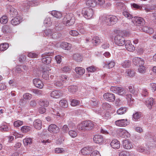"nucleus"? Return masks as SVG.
Wrapping results in <instances>:
<instances>
[{
  "label": "nucleus",
  "mask_w": 156,
  "mask_h": 156,
  "mask_svg": "<svg viewBox=\"0 0 156 156\" xmlns=\"http://www.w3.org/2000/svg\"><path fill=\"white\" fill-rule=\"evenodd\" d=\"M111 18L110 19V23H108V25L111 26L114 24H115L118 20L116 16H110Z\"/></svg>",
  "instance_id": "obj_32"
},
{
  "label": "nucleus",
  "mask_w": 156,
  "mask_h": 156,
  "mask_svg": "<svg viewBox=\"0 0 156 156\" xmlns=\"http://www.w3.org/2000/svg\"><path fill=\"white\" fill-rule=\"evenodd\" d=\"M9 130V128L7 126V124L5 122L0 126V130L2 131H7Z\"/></svg>",
  "instance_id": "obj_39"
},
{
  "label": "nucleus",
  "mask_w": 156,
  "mask_h": 156,
  "mask_svg": "<svg viewBox=\"0 0 156 156\" xmlns=\"http://www.w3.org/2000/svg\"><path fill=\"white\" fill-rule=\"evenodd\" d=\"M114 42L116 45L119 46H122L126 43L124 38L122 36L119 35H117L115 36Z\"/></svg>",
  "instance_id": "obj_7"
},
{
  "label": "nucleus",
  "mask_w": 156,
  "mask_h": 156,
  "mask_svg": "<svg viewBox=\"0 0 156 156\" xmlns=\"http://www.w3.org/2000/svg\"><path fill=\"white\" fill-rule=\"evenodd\" d=\"M71 102V105L73 106H75L77 105H79L80 103V101L75 99H72L70 100Z\"/></svg>",
  "instance_id": "obj_50"
},
{
  "label": "nucleus",
  "mask_w": 156,
  "mask_h": 156,
  "mask_svg": "<svg viewBox=\"0 0 156 156\" xmlns=\"http://www.w3.org/2000/svg\"><path fill=\"white\" fill-rule=\"evenodd\" d=\"M146 138L148 140L149 144L151 147H154L156 145V137L153 136L149 133H147L145 134Z\"/></svg>",
  "instance_id": "obj_5"
},
{
  "label": "nucleus",
  "mask_w": 156,
  "mask_h": 156,
  "mask_svg": "<svg viewBox=\"0 0 156 156\" xmlns=\"http://www.w3.org/2000/svg\"><path fill=\"white\" fill-rule=\"evenodd\" d=\"M82 56L79 53H75L73 55V59L76 62H80L82 60Z\"/></svg>",
  "instance_id": "obj_23"
},
{
  "label": "nucleus",
  "mask_w": 156,
  "mask_h": 156,
  "mask_svg": "<svg viewBox=\"0 0 156 156\" xmlns=\"http://www.w3.org/2000/svg\"><path fill=\"white\" fill-rule=\"evenodd\" d=\"M135 72L133 69H128L126 70V74L130 77H132L135 76Z\"/></svg>",
  "instance_id": "obj_34"
},
{
  "label": "nucleus",
  "mask_w": 156,
  "mask_h": 156,
  "mask_svg": "<svg viewBox=\"0 0 156 156\" xmlns=\"http://www.w3.org/2000/svg\"><path fill=\"white\" fill-rule=\"evenodd\" d=\"M53 54L52 53H48L44 54L42 55V62L44 64H48L50 63L51 58L49 56H51Z\"/></svg>",
  "instance_id": "obj_8"
},
{
  "label": "nucleus",
  "mask_w": 156,
  "mask_h": 156,
  "mask_svg": "<svg viewBox=\"0 0 156 156\" xmlns=\"http://www.w3.org/2000/svg\"><path fill=\"white\" fill-rule=\"evenodd\" d=\"M94 142L97 144H100L103 141V137L100 135H95L93 138Z\"/></svg>",
  "instance_id": "obj_25"
},
{
  "label": "nucleus",
  "mask_w": 156,
  "mask_h": 156,
  "mask_svg": "<svg viewBox=\"0 0 156 156\" xmlns=\"http://www.w3.org/2000/svg\"><path fill=\"white\" fill-rule=\"evenodd\" d=\"M119 156H129V153L126 151H121L119 152Z\"/></svg>",
  "instance_id": "obj_61"
},
{
  "label": "nucleus",
  "mask_w": 156,
  "mask_h": 156,
  "mask_svg": "<svg viewBox=\"0 0 156 156\" xmlns=\"http://www.w3.org/2000/svg\"><path fill=\"white\" fill-rule=\"evenodd\" d=\"M131 7H133L136 9H139L141 10V9H143V8H144L145 9V7H146V5H139L137 4L133 3L131 4Z\"/></svg>",
  "instance_id": "obj_44"
},
{
  "label": "nucleus",
  "mask_w": 156,
  "mask_h": 156,
  "mask_svg": "<svg viewBox=\"0 0 156 156\" xmlns=\"http://www.w3.org/2000/svg\"><path fill=\"white\" fill-rule=\"evenodd\" d=\"M27 1L29 3L27 2L23 5L24 10L30 9V7L35 6L38 5V2H36L37 0H27Z\"/></svg>",
  "instance_id": "obj_10"
},
{
  "label": "nucleus",
  "mask_w": 156,
  "mask_h": 156,
  "mask_svg": "<svg viewBox=\"0 0 156 156\" xmlns=\"http://www.w3.org/2000/svg\"><path fill=\"white\" fill-rule=\"evenodd\" d=\"M60 80H55L54 82V84L57 87H61L65 85V83L69 80V78L65 75H62L59 77Z\"/></svg>",
  "instance_id": "obj_3"
},
{
  "label": "nucleus",
  "mask_w": 156,
  "mask_h": 156,
  "mask_svg": "<svg viewBox=\"0 0 156 156\" xmlns=\"http://www.w3.org/2000/svg\"><path fill=\"white\" fill-rule=\"evenodd\" d=\"M62 34H61L59 33L58 32H56L55 30H53L50 38L56 39L60 38Z\"/></svg>",
  "instance_id": "obj_26"
},
{
  "label": "nucleus",
  "mask_w": 156,
  "mask_h": 156,
  "mask_svg": "<svg viewBox=\"0 0 156 156\" xmlns=\"http://www.w3.org/2000/svg\"><path fill=\"white\" fill-rule=\"evenodd\" d=\"M23 97V99L26 100H30L32 98V95L29 93H26L24 94Z\"/></svg>",
  "instance_id": "obj_58"
},
{
  "label": "nucleus",
  "mask_w": 156,
  "mask_h": 156,
  "mask_svg": "<svg viewBox=\"0 0 156 156\" xmlns=\"http://www.w3.org/2000/svg\"><path fill=\"white\" fill-rule=\"evenodd\" d=\"M92 42L95 45H97L101 43V40L99 37L97 36L94 37L92 39Z\"/></svg>",
  "instance_id": "obj_37"
},
{
  "label": "nucleus",
  "mask_w": 156,
  "mask_h": 156,
  "mask_svg": "<svg viewBox=\"0 0 156 156\" xmlns=\"http://www.w3.org/2000/svg\"><path fill=\"white\" fill-rule=\"evenodd\" d=\"M23 142L25 146H29L32 144V139L30 138H25L23 140Z\"/></svg>",
  "instance_id": "obj_41"
},
{
  "label": "nucleus",
  "mask_w": 156,
  "mask_h": 156,
  "mask_svg": "<svg viewBox=\"0 0 156 156\" xmlns=\"http://www.w3.org/2000/svg\"><path fill=\"white\" fill-rule=\"evenodd\" d=\"M153 102V99L151 98H147L146 101V105L149 109H151L152 108Z\"/></svg>",
  "instance_id": "obj_27"
},
{
  "label": "nucleus",
  "mask_w": 156,
  "mask_h": 156,
  "mask_svg": "<svg viewBox=\"0 0 156 156\" xmlns=\"http://www.w3.org/2000/svg\"><path fill=\"white\" fill-rule=\"evenodd\" d=\"M123 15L129 19L133 18L132 16L126 11H124L122 13Z\"/></svg>",
  "instance_id": "obj_60"
},
{
  "label": "nucleus",
  "mask_w": 156,
  "mask_h": 156,
  "mask_svg": "<svg viewBox=\"0 0 156 156\" xmlns=\"http://www.w3.org/2000/svg\"><path fill=\"white\" fill-rule=\"evenodd\" d=\"M110 90L114 93L121 95H124L126 93V91L122 87L111 86Z\"/></svg>",
  "instance_id": "obj_4"
},
{
  "label": "nucleus",
  "mask_w": 156,
  "mask_h": 156,
  "mask_svg": "<svg viewBox=\"0 0 156 156\" xmlns=\"http://www.w3.org/2000/svg\"><path fill=\"white\" fill-rule=\"evenodd\" d=\"M8 18L6 16H3L0 19V22L2 24H5L8 22Z\"/></svg>",
  "instance_id": "obj_57"
},
{
  "label": "nucleus",
  "mask_w": 156,
  "mask_h": 156,
  "mask_svg": "<svg viewBox=\"0 0 156 156\" xmlns=\"http://www.w3.org/2000/svg\"><path fill=\"white\" fill-rule=\"evenodd\" d=\"M63 95L62 93L58 90L52 91L50 93V96L53 98H58L62 97Z\"/></svg>",
  "instance_id": "obj_19"
},
{
  "label": "nucleus",
  "mask_w": 156,
  "mask_h": 156,
  "mask_svg": "<svg viewBox=\"0 0 156 156\" xmlns=\"http://www.w3.org/2000/svg\"><path fill=\"white\" fill-rule=\"evenodd\" d=\"M82 13L85 18L89 19L92 16L93 11V10H82Z\"/></svg>",
  "instance_id": "obj_17"
},
{
  "label": "nucleus",
  "mask_w": 156,
  "mask_h": 156,
  "mask_svg": "<svg viewBox=\"0 0 156 156\" xmlns=\"http://www.w3.org/2000/svg\"><path fill=\"white\" fill-rule=\"evenodd\" d=\"M102 106L103 109L106 110H110L111 108V105L107 103H104Z\"/></svg>",
  "instance_id": "obj_53"
},
{
  "label": "nucleus",
  "mask_w": 156,
  "mask_h": 156,
  "mask_svg": "<svg viewBox=\"0 0 156 156\" xmlns=\"http://www.w3.org/2000/svg\"><path fill=\"white\" fill-rule=\"evenodd\" d=\"M93 149L92 147H87L82 148L81 150V152L82 154L87 155L90 154Z\"/></svg>",
  "instance_id": "obj_16"
},
{
  "label": "nucleus",
  "mask_w": 156,
  "mask_h": 156,
  "mask_svg": "<svg viewBox=\"0 0 156 156\" xmlns=\"http://www.w3.org/2000/svg\"><path fill=\"white\" fill-rule=\"evenodd\" d=\"M52 20L50 17L46 18L44 21V23L45 26L50 27L52 24Z\"/></svg>",
  "instance_id": "obj_38"
},
{
  "label": "nucleus",
  "mask_w": 156,
  "mask_h": 156,
  "mask_svg": "<svg viewBox=\"0 0 156 156\" xmlns=\"http://www.w3.org/2000/svg\"><path fill=\"white\" fill-rule=\"evenodd\" d=\"M60 105L64 108H67L68 106L67 102L65 100H61L59 101Z\"/></svg>",
  "instance_id": "obj_48"
},
{
  "label": "nucleus",
  "mask_w": 156,
  "mask_h": 156,
  "mask_svg": "<svg viewBox=\"0 0 156 156\" xmlns=\"http://www.w3.org/2000/svg\"><path fill=\"white\" fill-rule=\"evenodd\" d=\"M61 47L66 50H70L71 47V44L66 42L62 43L61 44Z\"/></svg>",
  "instance_id": "obj_31"
},
{
  "label": "nucleus",
  "mask_w": 156,
  "mask_h": 156,
  "mask_svg": "<svg viewBox=\"0 0 156 156\" xmlns=\"http://www.w3.org/2000/svg\"><path fill=\"white\" fill-rule=\"evenodd\" d=\"M125 44L126 48L129 51H133L135 49V47L131 44L129 40L126 41Z\"/></svg>",
  "instance_id": "obj_14"
},
{
  "label": "nucleus",
  "mask_w": 156,
  "mask_h": 156,
  "mask_svg": "<svg viewBox=\"0 0 156 156\" xmlns=\"http://www.w3.org/2000/svg\"><path fill=\"white\" fill-rule=\"evenodd\" d=\"M103 97L105 100L110 102H113L115 100V96L113 94L105 93L104 94Z\"/></svg>",
  "instance_id": "obj_11"
},
{
  "label": "nucleus",
  "mask_w": 156,
  "mask_h": 156,
  "mask_svg": "<svg viewBox=\"0 0 156 156\" xmlns=\"http://www.w3.org/2000/svg\"><path fill=\"white\" fill-rule=\"evenodd\" d=\"M127 109L126 107H121L118 110L117 113L118 114L122 115L126 112Z\"/></svg>",
  "instance_id": "obj_47"
},
{
  "label": "nucleus",
  "mask_w": 156,
  "mask_h": 156,
  "mask_svg": "<svg viewBox=\"0 0 156 156\" xmlns=\"http://www.w3.org/2000/svg\"><path fill=\"white\" fill-rule=\"evenodd\" d=\"M63 24L66 26L72 25L75 22V18L72 14H67L63 20Z\"/></svg>",
  "instance_id": "obj_2"
},
{
  "label": "nucleus",
  "mask_w": 156,
  "mask_h": 156,
  "mask_svg": "<svg viewBox=\"0 0 156 156\" xmlns=\"http://www.w3.org/2000/svg\"><path fill=\"white\" fill-rule=\"evenodd\" d=\"M115 65V63L113 61H111L109 62H106L105 64V66L109 69L112 68Z\"/></svg>",
  "instance_id": "obj_42"
},
{
  "label": "nucleus",
  "mask_w": 156,
  "mask_h": 156,
  "mask_svg": "<svg viewBox=\"0 0 156 156\" xmlns=\"http://www.w3.org/2000/svg\"><path fill=\"white\" fill-rule=\"evenodd\" d=\"M122 146L124 148L126 149H130L133 147L131 144L127 140H125L123 141Z\"/></svg>",
  "instance_id": "obj_28"
},
{
  "label": "nucleus",
  "mask_w": 156,
  "mask_h": 156,
  "mask_svg": "<svg viewBox=\"0 0 156 156\" xmlns=\"http://www.w3.org/2000/svg\"><path fill=\"white\" fill-rule=\"evenodd\" d=\"M94 126V124L90 120L85 121L80 124L78 126L80 130L86 131L92 129Z\"/></svg>",
  "instance_id": "obj_1"
},
{
  "label": "nucleus",
  "mask_w": 156,
  "mask_h": 156,
  "mask_svg": "<svg viewBox=\"0 0 156 156\" xmlns=\"http://www.w3.org/2000/svg\"><path fill=\"white\" fill-rule=\"evenodd\" d=\"M111 18L110 15H103V16L100 17V19L102 21L105 22L108 25V23H110V19Z\"/></svg>",
  "instance_id": "obj_24"
},
{
  "label": "nucleus",
  "mask_w": 156,
  "mask_h": 156,
  "mask_svg": "<svg viewBox=\"0 0 156 156\" xmlns=\"http://www.w3.org/2000/svg\"><path fill=\"white\" fill-rule=\"evenodd\" d=\"M31 91L35 94L37 95L38 96H41L42 94V91L41 90L38 89H32L31 90Z\"/></svg>",
  "instance_id": "obj_51"
},
{
  "label": "nucleus",
  "mask_w": 156,
  "mask_h": 156,
  "mask_svg": "<svg viewBox=\"0 0 156 156\" xmlns=\"http://www.w3.org/2000/svg\"><path fill=\"white\" fill-rule=\"evenodd\" d=\"M141 112H136L133 114V120L135 121H139L141 117Z\"/></svg>",
  "instance_id": "obj_36"
},
{
  "label": "nucleus",
  "mask_w": 156,
  "mask_h": 156,
  "mask_svg": "<svg viewBox=\"0 0 156 156\" xmlns=\"http://www.w3.org/2000/svg\"><path fill=\"white\" fill-rule=\"evenodd\" d=\"M48 131L52 133H56L59 131V128L55 124H52L50 125L48 129Z\"/></svg>",
  "instance_id": "obj_12"
},
{
  "label": "nucleus",
  "mask_w": 156,
  "mask_h": 156,
  "mask_svg": "<svg viewBox=\"0 0 156 156\" xmlns=\"http://www.w3.org/2000/svg\"><path fill=\"white\" fill-rule=\"evenodd\" d=\"M49 72L48 70H44L43 72L42 75V78L45 80L49 79Z\"/></svg>",
  "instance_id": "obj_40"
},
{
  "label": "nucleus",
  "mask_w": 156,
  "mask_h": 156,
  "mask_svg": "<svg viewBox=\"0 0 156 156\" xmlns=\"http://www.w3.org/2000/svg\"><path fill=\"white\" fill-rule=\"evenodd\" d=\"M12 29L11 27L8 25H5L3 26L2 31L4 33H8L12 31Z\"/></svg>",
  "instance_id": "obj_29"
},
{
  "label": "nucleus",
  "mask_w": 156,
  "mask_h": 156,
  "mask_svg": "<svg viewBox=\"0 0 156 156\" xmlns=\"http://www.w3.org/2000/svg\"><path fill=\"white\" fill-rule=\"evenodd\" d=\"M110 145L112 148L115 149H118L120 147L119 142L117 140H112L110 144Z\"/></svg>",
  "instance_id": "obj_22"
},
{
  "label": "nucleus",
  "mask_w": 156,
  "mask_h": 156,
  "mask_svg": "<svg viewBox=\"0 0 156 156\" xmlns=\"http://www.w3.org/2000/svg\"><path fill=\"white\" fill-rule=\"evenodd\" d=\"M127 119H120L117 120L115 122V124L119 126H126L127 124Z\"/></svg>",
  "instance_id": "obj_18"
},
{
  "label": "nucleus",
  "mask_w": 156,
  "mask_h": 156,
  "mask_svg": "<svg viewBox=\"0 0 156 156\" xmlns=\"http://www.w3.org/2000/svg\"><path fill=\"white\" fill-rule=\"evenodd\" d=\"M22 21V18L18 16L13 18L11 21V24L13 26H16L19 24Z\"/></svg>",
  "instance_id": "obj_15"
},
{
  "label": "nucleus",
  "mask_w": 156,
  "mask_h": 156,
  "mask_svg": "<svg viewBox=\"0 0 156 156\" xmlns=\"http://www.w3.org/2000/svg\"><path fill=\"white\" fill-rule=\"evenodd\" d=\"M139 68L138 69V72L141 73H144L146 72V68L143 66H139Z\"/></svg>",
  "instance_id": "obj_63"
},
{
  "label": "nucleus",
  "mask_w": 156,
  "mask_h": 156,
  "mask_svg": "<svg viewBox=\"0 0 156 156\" xmlns=\"http://www.w3.org/2000/svg\"><path fill=\"white\" fill-rule=\"evenodd\" d=\"M69 91L72 93H74L78 90L77 87L76 85H71L68 87Z\"/></svg>",
  "instance_id": "obj_33"
},
{
  "label": "nucleus",
  "mask_w": 156,
  "mask_h": 156,
  "mask_svg": "<svg viewBox=\"0 0 156 156\" xmlns=\"http://www.w3.org/2000/svg\"><path fill=\"white\" fill-rule=\"evenodd\" d=\"M131 62L129 60H126L121 64L123 68L129 67L130 66Z\"/></svg>",
  "instance_id": "obj_52"
},
{
  "label": "nucleus",
  "mask_w": 156,
  "mask_h": 156,
  "mask_svg": "<svg viewBox=\"0 0 156 156\" xmlns=\"http://www.w3.org/2000/svg\"><path fill=\"white\" fill-rule=\"evenodd\" d=\"M145 10H156V5H146V7H145Z\"/></svg>",
  "instance_id": "obj_54"
},
{
  "label": "nucleus",
  "mask_w": 156,
  "mask_h": 156,
  "mask_svg": "<svg viewBox=\"0 0 156 156\" xmlns=\"http://www.w3.org/2000/svg\"><path fill=\"white\" fill-rule=\"evenodd\" d=\"M86 4L88 6L92 7H94L96 5L95 2L93 0H87V1Z\"/></svg>",
  "instance_id": "obj_45"
},
{
  "label": "nucleus",
  "mask_w": 156,
  "mask_h": 156,
  "mask_svg": "<svg viewBox=\"0 0 156 156\" xmlns=\"http://www.w3.org/2000/svg\"><path fill=\"white\" fill-rule=\"evenodd\" d=\"M128 90L132 94H136V93L134 87L133 85H129L128 86Z\"/></svg>",
  "instance_id": "obj_59"
},
{
  "label": "nucleus",
  "mask_w": 156,
  "mask_h": 156,
  "mask_svg": "<svg viewBox=\"0 0 156 156\" xmlns=\"http://www.w3.org/2000/svg\"><path fill=\"white\" fill-rule=\"evenodd\" d=\"M132 22L135 25L137 26H143L145 23L144 19L140 17H134L133 19Z\"/></svg>",
  "instance_id": "obj_6"
},
{
  "label": "nucleus",
  "mask_w": 156,
  "mask_h": 156,
  "mask_svg": "<svg viewBox=\"0 0 156 156\" xmlns=\"http://www.w3.org/2000/svg\"><path fill=\"white\" fill-rule=\"evenodd\" d=\"M50 13L52 15L57 18H59L62 16V13L61 12L57 10H52Z\"/></svg>",
  "instance_id": "obj_30"
},
{
  "label": "nucleus",
  "mask_w": 156,
  "mask_h": 156,
  "mask_svg": "<svg viewBox=\"0 0 156 156\" xmlns=\"http://www.w3.org/2000/svg\"><path fill=\"white\" fill-rule=\"evenodd\" d=\"M31 128L29 126H24L21 127V131L24 133H27L30 130Z\"/></svg>",
  "instance_id": "obj_46"
},
{
  "label": "nucleus",
  "mask_w": 156,
  "mask_h": 156,
  "mask_svg": "<svg viewBox=\"0 0 156 156\" xmlns=\"http://www.w3.org/2000/svg\"><path fill=\"white\" fill-rule=\"evenodd\" d=\"M9 47L8 44L6 43H2L0 44V50L4 51Z\"/></svg>",
  "instance_id": "obj_49"
},
{
  "label": "nucleus",
  "mask_w": 156,
  "mask_h": 156,
  "mask_svg": "<svg viewBox=\"0 0 156 156\" xmlns=\"http://www.w3.org/2000/svg\"><path fill=\"white\" fill-rule=\"evenodd\" d=\"M133 63L137 66H142L144 64V60L140 58L135 57L133 59Z\"/></svg>",
  "instance_id": "obj_9"
},
{
  "label": "nucleus",
  "mask_w": 156,
  "mask_h": 156,
  "mask_svg": "<svg viewBox=\"0 0 156 156\" xmlns=\"http://www.w3.org/2000/svg\"><path fill=\"white\" fill-rule=\"evenodd\" d=\"M39 104L42 107H47L48 105L49 102L46 100H40L39 101Z\"/></svg>",
  "instance_id": "obj_43"
},
{
  "label": "nucleus",
  "mask_w": 156,
  "mask_h": 156,
  "mask_svg": "<svg viewBox=\"0 0 156 156\" xmlns=\"http://www.w3.org/2000/svg\"><path fill=\"white\" fill-rule=\"evenodd\" d=\"M75 126V124L73 123L69 124L68 126L65 125L61 128V130L64 133H67L69 130V128H73Z\"/></svg>",
  "instance_id": "obj_13"
},
{
  "label": "nucleus",
  "mask_w": 156,
  "mask_h": 156,
  "mask_svg": "<svg viewBox=\"0 0 156 156\" xmlns=\"http://www.w3.org/2000/svg\"><path fill=\"white\" fill-rule=\"evenodd\" d=\"M34 86L39 88H42L44 86L43 83L41 81L38 79H35L33 80Z\"/></svg>",
  "instance_id": "obj_20"
},
{
  "label": "nucleus",
  "mask_w": 156,
  "mask_h": 156,
  "mask_svg": "<svg viewBox=\"0 0 156 156\" xmlns=\"http://www.w3.org/2000/svg\"><path fill=\"white\" fill-rule=\"evenodd\" d=\"M23 124V122L20 120H17L14 122V125L16 127H18Z\"/></svg>",
  "instance_id": "obj_64"
},
{
  "label": "nucleus",
  "mask_w": 156,
  "mask_h": 156,
  "mask_svg": "<svg viewBox=\"0 0 156 156\" xmlns=\"http://www.w3.org/2000/svg\"><path fill=\"white\" fill-rule=\"evenodd\" d=\"M141 92L142 95L144 97L147 96L148 94L147 90L146 88L142 89Z\"/></svg>",
  "instance_id": "obj_62"
},
{
  "label": "nucleus",
  "mask_w": 156,
  "mask_h": 156,
  "mask_svg": "<svg viewBox=\"0 0 156 156\" xmlns=\"http://www.w3.org/2000/svg\"><path fill=\"white\" fill-rule=\"evenodd\" d=\"M69 135L72 137L74 138L76 137L77 133L76 131L75 130H70L69 131Z\"/></svg>",
  "instance_id": "obj_55"
},
{
  "label": "nucleus",
  "mask_w": 156,
  "mask_h": 156,
  "mask_svg": "<svg viewBox=\"0 0 156 156\" xmlns=\"http://www.w3.org/2000/svg\"><path fill=\"white\" fill-rule=\"evenodd\" d=\"M75 71L77 74L80 75H82L85 72V69L82 67H76Z\"/></svg>",
  "instance_id": "obj_35"
},
{
  "label": "nucleus",
  "mask_w": 156,
  "mask_h": 156,
  "mask_svg": "<svg viewBox=\"0 0 156 156\" xmlns=\"http://www.w3.org/2000/svg\"><path fill=\"white\" fill-rule=\"evenodd\" d=\"M34 127L36 129H40L42 127L41 121L39 119H36L33 122Z\"/></svg>",
  "instance_id": "obj_21"
},
{
  "label": "nucleus",
  "mask_w": 156,
  "mask_h": 156,
  "mask_svg": "<svg viewBox=\"0 0 156 156\" xmlns=\"http://www.w3.org/2000/svg\"><path fill=\"white\" fill-rule=\"evenodd\" d=\"M53 30L48 29L45 30L44 31V34L46 36L50 37Z\"/></svg>",
  "instance_id": "obj_56"
}]
</instances>
